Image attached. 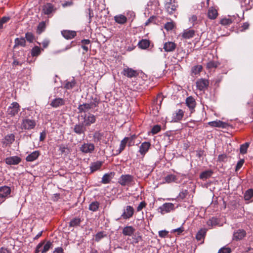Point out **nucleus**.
<instances>
[{"label":"nucleus","instance_id":"16","mask_svg":"<svg viewBox=\"0 0 253 253\" xmlns=\"http://www.w3.org/2000/svg\"><path fill=\"white\" fill-rule=\"evenodd\" d=\"M129 141L128 137H125L123 140H121L119 148L115 151V153H114V156H117L119 155L121 152L125 149L127 142Z\"/></svg>","mask_w":253,"mask_h":253},{"label":"nucleus","instance_id":"55","mask_svg":"<svg viewBox=\"0 0 253 253\" xmlns=\"http://www.w3.org/2000/svg\"><path fill=\"white\" fill-rule=\"evenodd\" d=\"M161 126L158 125H157L154 126L152 127V128L151 129V132L153 134H157V133H158L161 130Z\"/></svg>","mask_w":253,"mask_h":253},{"label":"nucleus","instance_id":"58","mask_svg":"<svg viewBox=\"0 0 253 253\" xmlns=\"http://www.w3.org/2000/svg\"><path fill=\"white\" fill-rule=\"evenodd\" d=\"M244 162L245 161L244 159L240 160L236 165L235 170L238 171L242 167Z\"/></svg>","mask_w":253,"mask_h":253},{"label":"nucleus","instance_id":"10","mask_svg":"<svg viewBox=\"0 0 253 253\" xmlns=\"http://www.w3.org/2000/svg\"><path fill=\"white\" fill-rule=\"evenodd\" d=\"M73 131L79 135L84 136L85 132L86 131V126L83 123L76 124L74 126Z\"/></svg>","mask_w":253,"mask_h":253},{"label":"nucleus","instance_id":"56","mask_svg":"<svg viewBox=\"0 0 253 253\" xmlns=\"http://www.w3.org/2000/svg\"><path fill=\"white\" fill-rule=\"evenodd\" d=\"M207 224L208 226H213L217 224V219L212 218L207 221Z\"/></svg>","mask_w":253,"mask_h":253},{"label":"nucleus","instance_id":"42","mask_svg":"<svg viewBox=\"0 0 253 253\" xmlns=\"http://www.w3.org/2000/svg\"><path fill=\"white\" fill-rule=\"evenodd\" d=\"M177 7V5H176L175 2L170 4L169 6H167L166 8L167 11L169 14H172L173 12L176 10Z\"/></svg>","mask_w":253,"mask_h":253},{"label":"nucleus","instance_id":"30","mask_svg":"<svg viewBox=\"0 0 253 253\" xmlns=\"http://www.w3.org/2000/svg\"><path fill=\"white\" fill-rule=\"evenodd\" d=\"M114 175V173L112 172L108 173H105L102 178L101 182L103 184H108L110 183Z\"/></svg>","mask_w":253,"mask_h":253},{"label":"nucleus","instance_id":"53","mask_svg":"<svg viewBox=\"0 0 253 253\" xmlns=\"http://www.w3.org/2000/svg\"><path fill=\"white\" fill-rule=\"evenodd\" d=\"M217 63L213 61L209 62L207 64V68L209 69H211L212 68H215L217 67Z\"/></svg>","mask_w":253,"mask_h":253},{"label":"nucleus","instance_id":"29","mask_svg":"<svg viewBox=\"0 0 253 253\" xmlns=\"http://www.w3.org/2000/svg\"><path fill=\"white\" fill-rule=\"evenodd\" d=\"M14 48H16L18 46L25 47L26 46V40L24 38H17L14 40Z\"/></svg>","mask_w":253,"mask_h":253},{"label":"nucleus","instance_id":"48","mask_svg":"<svg viewBox=\"0 0 253 253\" xmlns=\"http://www.w3.org/2000/svg\"><path fill=\"white\" fill-rule=\"evenodd\" d=\"M76 83L74 79H73L71 82H67L65 84V88H66L67 89H71L73 88Z\"/></svg>","mask_w":253,"mask_h":253},{"label":"nucleus","instance_id":"38","mask_svg":"<svg viewBox=\"0 0 253 253\" xmlns=\"http://www.w3.org/2000/svg\"><path fill=\"white\" fill-rule=\"evenodd\" d=\"M42 50L38 46H35L31 49V55L33 57H37L41 53V51Z\"/></svg>","mask_w":253,"mask_h":253},{"label":"nucleus","instance_id":"26","mask_svg":"<svg viewBox=\"0 0 253 253\" xmlns=\"http://www.w3.org/2000/svg\"><path fill=\"white\" fill-rule=\"evenodd\" d=\"M40 155V152L39 151H35L26 157V160L27 162H33L37 159Z\"/></svg>","mask_w":253,"mask_h":253},{"label":"nucleus","instance_id":"37","mask_svg":"<svg viewBox=\"0 0 253 253\" xmlns=\"http://www.w3.org/2000/svg\"><path fill=\"white\" fill-rule=\"evenodd\" d=\"M100 206V203L97 201H94L91 202L88 207V209L92 211H98Z\"/></svg>","mask_w":253,"mask_h":253},{"label":"nucleus","instance_id":"17","mask_svg":"<svg viewBox=\"0 0 253 253\" xmlns=\"http://www.w3.org/2000/svg\"><path fill=\"white\" fill-rule=\"evenodd\" d=\"M61 35L65 39L71 40L76 36L77 33L75 31L64 30L61 31Z\"/></svg>","mask_w":253,"mask_h":253},{"label":"nucleus","instance_id":"49","mask_svg":"<svg viewBox=\"0 0 253 253\" xmlns=\"http://www.w3.org/2000/svg\"><path fill=\"white\" fill-rule=\"evenodd\" d=\"M52 246V244L51 242L48 241L46 242V243L44 245V246H42V250L41 251L42 253H45L47 252L49 249Z\"/></svg>","mask_w":253,"mask_h":253},{"label":"nucleus","instance_id":"62","mask_svg":"<svg viewBox=\"0 0 253 253\" xmlns=\"http://www.w3.org/2000/svg\"><path fill=\"white\" fill-rule=\"evenodd\" d=\"M146 206V203L145 201H142L140 203L139 205L138 206L137 208V211H141L143 208H144Z\"/></svg>","mask_w":253,"mask_h":253},{"label":"nucleus","instance_id":"5","mask_svg":"<svg viewBox=\"0 0 253 253\" xmlns=\"http://www.w3.org/2000/svg\"><path fill=\"white\" fill-rule=\"evenodd\" d=\"M20 110V106L16 102H12L8 107L7 111V115L10 117L15 116Z\"/></svg>","mask_w":253,"mask_h":253},{"label":"nucleus","instance_id":"7","mask_svg":"<svg viewBox=\"0 0 253 253\" xmlns=\"http://www.w3.org/2000/svg\"><path fill=\"white\" fill-rule=\"evenodd\" d=\"M174 209V205L172 203H166L158 209L161 214H164L166 213L170 212Z\"/></svg>","mask_w":253,"mask_h":253},{"label":"nucleus","instance_id":"61","mask_svg":"<svg viewBox=\"0 0 253 253\" xmlns=\"http://www.w3.org/2000/svg\"><path fill=\"white\" fill-rule=\"evenodd\" d=\"M43 244L44 242H41L37 245L35 253H39L40 252H41V251L42 250Z\"/></svg>","mask_w":253,"mask_h":253},{"label":"nucleus","instance_id":"39","mask_svg":"<svg viewBox=\"0 0 253 253\" xmlns=\"http://www.w3.org/2000/svg\"><path fill=\"white\" fill-rule=\"evenodd\" d=\"M212 171L211 170H206L202 172L200 175V178L201 179H206L210 178L212 174Z\"/></svg>","mask_w":253,"mask_h":253},{"label":"nucleus","instance_id":"3","mask_svg":"<svg viewBox=\"0 0 253 253\" xmlns=\"http://www.w3.org/2000/svg\"><path fill=\"white\" fill-rule=\"evenodd\" d=\"M134 177L130 174H123L119 178L118 183L122 186H130L133 185Z\"/></svg>","mask_w":253,"mask_h":253},{"label":"nucleus","instance_id":"60","mask_svg":"<svg viewBox=\"0 0 253 253\" xmlns=\"http://www.w3.org/2000/svg\"><path fill=\"white\" fill-rule=\"evenodd\" d=\"M156 19V17L155 16H151L147 21L146 22H145V26H148L149 25L150 23H155V22L154 21V20Z\"/></svg>","mask_w":253,"mask_h":253},{"label":"nucleus","instance_id":"36","mask_svg":"<svg viewBox=\"0 0 253 253\" xmlns=\"http://www.w3.org/2000/svg\"><path fill=\"white\" fill-rule=\"evenodd\" d=\"M81 42L82 43L81 47L84 51L83 53L87 52L89 49L87 45L90 44V41L88 39H84L81 41Z\"/></svg>","mask_w":253,"mask_h":253},{"label":"nucleus","instance_id":"24","mask_svg":"<svg viewBox=\"0 0 253 253\" xmlns=\"http://www.w3.org/2000/svg\"><path fill=\"white\" fill-rule=\"evenodd\" d=\"M195 32L194 30H185L182 34V37L185 39H191L195 36Z\"/></svg>","mask_w":253,"mask_h":253},{"label":"nucleus","instance_id":"43","mask_svg":"<svg viewBox=\"0 0 253 253\" xmlns=\"http://www.w3.org/2000/svg\"><path fill=\"white\" fill-rule=\"evenodd\" d=\"M45 23L44 22H42L38 26L37 33L40 35L45 30Z\"/></svg>","mask_w":253,"mask_h":253},{"label":"nucleus","instance_id":"28","mask_svg":"<svg viewBox=\"0 0 253 253\" xmlns=\"http://www.w3.org/2000/svg\"><path fill=\"white\" fill-rule=\"evenodd\" d=\"M218 15L217 10L213 7L209 8L208 11V17L210 19H215Z\"/></svg>","mask_w":253,"mask_h":253},{"label":"nucleus","instance_id":"2","mask_svg":"<svg viewBox=\"0 0 253 253\" xmlns=\"http://www.w3.org/2000/svg\"><path fill=\"white\" fill-rule=\"evenodd\" d=\"M36 126L35 120L25 118L22 119L20 128L25 130H31L34 129Z\"/></svg>","mask_w":253,"mask_h":253},{"label":"nucleus","instance_id":"22","mask_svg":"<svg viewBox=\"0 0 253 253\" xmlns=\"http://www.w3.org/2000/svg\"><path fill=\"white\" fill-rule=\"evenodd\" d=\"M186 104L191 110V112L193 113L196 104L195 99L192 96L188 97L186 99Z\"/></svg>","mask_w":253,"mask_h":253},{"label":"nucleus","instance_id":"23","mask_svg":"<svg viewBox=\"0 0 253 253\" xmlns=\"http://www.w3.org/2000/svg\"><path fill=\"white\" fill-rule=\"evenodd\" d=\"M15 140V136L13 134L11 133L6 135L2 140V144L5 146L11 144Z\"/></svg>","mask_w":253,"mask_h":253},{"label":"nucleus","instance_id":"1","mask_svg":"<svg viewBox=\"0 0 253 253\" xmlns=\"http://www.w3.org/2000/svg\"><path fill=\"white\" fill-rule=\"evenodd\" d=\"M92 101H91L89 103H85L82 104H80L78 107L79 113H86L89 110L93 109L98 106L99 104V99L95 96L94 98L92 97Z\"/></svg>","mask_w":253,"mask_h":253},{"label":"nucleus","instance_id":"33","mask_svg":"<svg viewBox=\"0 0 253 253\" xmlns=\"http://www.w3.org/2000/svg\"><path fill=\"white\" fill-rule=\"evenodd\" d=\"M81 221V219L79 217L73 218L69 222V226L73 227L79 226H80Z\"/></svg>","mask_w":253,"mask_h":253},{"label":"nucleus","instance_id":"15","mask_svg":"<svg viewBox=\"0 0 253 253\" xmlns=\"http://www.w3.org/2000/svg\"><path fill=\"white\" fill-rule=\"evenodd\" d=\"M21 162V158L18 156H11L5 159V162L8 165H17Z\"/></svg>","mask_w":253,"mask_h":253},{"label":"nucleus","instance_id":"44","mask_svg":"<svg viewBox=\"0 0 253 253\" xmlns=\"http://www.w3.org/2000/svg\"><path fill=\"white\" fill-rule=\"evenodd\" d=\"M249 146V143L246 142L240 146V152L242 154H245L247 152V149Z\"/></svg>","mask_w":253,"mask_h":253},{"label":"nucleus","instance_id":"46","mask_svg":"<svg viewBox=\"0 0 253 253\" xmlns=\"http://www.w3.org/2000/svg\"><path fill=\"white\" fill-rule=\"evenodd\" d=\"M253 196V189H250L248 190L244 195V198L246 200H250Z\"/></svg>","mask_w":253,"mask_h":253},{"label":"nucleus","instance_id":"41","mask_svg":"<svg viewBox=\"0 0 253 253\" xmlns=\"http://www.w3.org/2000/svg\"><path fill=\"white\" fill-rule=\"evenodd\" d=\"M206 234V231L205 229H201L196 234V238L198 241H201L202 239L205 238Z\"/></svg>","mask_w":253,"mask_h":253},{"label":"nucleus","instance_id":"27","mask_svg":"<svg viewBox=\"0 0 253 253\" xmlns=\"http://www.w3.org/2000/svg\"><path fill=\"white\" fill-rule=\"evenodd\" d=\"M135 231V229L132 226H126L123 228L122 233L125 236H131L133 234Z\"/></svg>","mask_w":253,"mask_h":253},{"label":"nucleus","instance_id":"8","mask_svg":"<svg viewBox=\"0 0 253 253\" xmlns=\"http://www.w3.org/2000/svg\"><path fill=\"white\" fill-rule=\"evenodd\" d=\"M134 212L133 208L130 206H127L124 210V212L121 215V218L124 219H127L131 218Z\"/></svg>","mask_w":253,"mask_h":253},{"label":"nucleus","instance_id":"54","mask_svg":"<svg viewBox=\"0 0 253 253\" xmlns=\"http://www.w3.org/2000/svg\"><path fill=\"white\" fill-rule=\"evenodd\" d=\"M10 20V17L3 16L0 20V29L3 28V24L7 23Z\"/></svg>","mask_w":253,"mask_h":253},{"label":"nucleus","instance_id":"25","mask_svg":"<svg viewBox=\"0 0 253 253\" xmlns=\"http://www.w3.org/2000/svg\"><path fill=\"white\" fill-rule=\"evenodd\" d=\"M208 124L212 127H218L221 128H225L227 126L226 123L219 120L210 122L208 123Z\"/></svg>","mask_w":253,"mask_h":253},{"label":"nucleus","instance_id":"9","mask_svg":"<svg viewBox=\"0 0 253 253\" xmlns=\"http://www.w3.org/2000/svg\"><path fill=\"white\" fill-rule=\"evenodd\" d=\"M65 103L66 100L64 98L56 97L50 101L49 104L52 107L57 108L65 105Z\"/></svg>","mask_w":253,"mask_h":253},{"label":"nucleus","instance_id":"40","mask_svg":"<svg viewBox=\"0 0 253 253\" xmlns=\"http://www.w3.org/2000/svg\"><path fill=\"white\" fill-rule=\"evenodd\" d=\"M176 180V176L172 174H168L165 177V182L167 183H170L172 182H174Z\"/></svg>","mask_w":253,"mask_h":253},{"label":"nucleus","instance_id":"6","mask_svg":"<svg viewBox=\"0 0 253 253\" xmlns=\"http://www.w3.org/2000/svg\"><path fill=\"white\" fill-rule=\"evenodd\" d=\"M56 8L54 5L49 2L46 3L42 6V12L45 15H50L56 11Z\"/></svg>","mask_w":253,"mask_h":253},{"label":"nucleus","instance_id":"32","mask_svg":"<svg viewBox=\"0 0 253 253\" xmlns=\"http://www.w3.org/2000/svg\"><path fill=\"white\" fill-rule=\"evenodd\" d=\"M203 67L201 65L194 66L191 69V74L193 76L199 75L202 71Z\"/></svg>","mask_w":253,"mask_h":253},{"label":"nucleus","instance_id":"20","mask_svg":"<svg viewBox=\"0 0 253 253\" xmlns=\"http://www.w3.org/2000/svg\"><path fill=\"white\" fill-rule=\"evenodd\" d=\"M176 47V44L172 42H168L164 44L163 49L167 52H173Z\"/></svg>","mask_w":253,"mask_h":253},{"label":"nucleus","instance_id":"14","mask_svg":"<svg viewBox=\"0 0 253 253\" xmlns=\"http://www.w3.org/2000/svg\"><path fill=\"white\" fill-rule=\"evenodd\" d=\"M246 236V232L244 229H238L234 231L233 240L239 241L242 240Z\"/></svg>","mask_w":253,"mask_h":253},{"label":"nucleus","instance_id":"45","mask_svg":"<svg viewBox=\"0 0 253 253\" xmlns=\"http://www.w3.org/2000/svg\"><path fill=\"white\" fill-rule=\"evenodd\" d=\"M106 236V234H105L103 231H100L99 232H98L95 235V241L98 242L101 239L103 238L104 237H105Z\"/></svg>","mask_w":253,"mask_h":253},{"label":"nucleus","instance_id":"34","mask_svg":"<svg viewBox=\"0 0 253 253\" xmlns=\"http://www.w3.org/2000/svg\"><path fill=\"white\" fill-rule=\"evenodd\" d=\"M102 165V162L100 161H97L91 164L90 166V170L92 172L99 169Z\"/></svg>","mask_w":253,"mask_h":253},{"label":"nucleus","instance_id":"50","mask_svg":"<svg viewBox=\"0 0 253 253\" xmlns=\"http://www.w3.org/2000/svg\"><path fill=\"white\" fill-rule=\"evenodd\" d=\"M233 21L231 18H223L220 20V23L224 26H228L231 24Z\"/></svg>","mask_w":253,"mask_h":253},{"label":"nucleus","instance_id":"11","mask_svg":"<svg viewBox=\"0 0 253 253\" xmlns=\"http://www.w3.org/2000/svg\"><path fill=\"white\" fill-rule=\"evenodd\" d=\"M122 74L125 76L129 78L136 77L138 75V73L137 71L127 67L123 69Z\"/></svg>","mask_w":253,"mask_h":253},{"label":"nucleus","instance_id":"59","mask_svg":"<svg viewBox=\"0 0 253 253\" xmlns=\"http://www.w3.org/2000/svg\"><path fill=\"white\" fill-rule=\"evenodd\" d=\"M174 27V24L172 22H167L165 25V28L167 30H171Z\"/></svg>","mask_w":253,"mask_h":253},{"label":"nucleus","instance_id":"57","mask_svg":"<svg viewBox=\"0 0 253 253\" xmlns=\"http://www.w3.org/2000/svg\"><path fill=\"white\" fill-rule=\"evenodd\" d=\"M231 250L230 248L223 247L220 249L218 253H230Z\"/></svg>","mask_w":253,"mask_h":253},{"label":"nucleus","instance_id":"18","mask_svg":"<svg viewBox=\"0 0 253 253\" xmlns=\"http://www.w3.org/2000/svg\"><path fill=\"white\" fill-rule=\"evenodd\" d=\"M150 147L151 143L149 142H144L140 146L139 152L142 156H144Z\"/></svg>","mask_w":253,"mask_h":253},{"label":"nucleus","instance_id":"52","mask_svg":"<svg viewBox=\"0 0 253 253\" xmlns=\"http://www.w3.org/2000/svg\"><path fill=\"white\" fill-rule=\"evenodd\" d=\"M188 194V192L187 190H182L179 193L177 198L180 200H183L187 196Z\"/></svg>","mask_w":253,"mask_h":253},{"label":"nucleus","instance_id":"31","mask_svg":"<svg viewBox=\"0 0 253 253\" xmlns=\"http://www.w3.org/2000/svg\"><path fill=\"white\" fill-rule=\"evenodd\" d=\"M116 22L120 24H124L127 21V18L124 15L120 14L114 17Z\"/></svg>","mask_w":253,"mask_h":253},{"label":"nucleus","instance_id":"51","mask_svg":"<svg viewBox=\"0 0 253 253\" xmlns=\"http://www.w3.org/2000/svg\"><path fill=\"white\" fill-rule=\"evenodd\" d=\"M103 136V134L100 133L99 131H95L93 134V138L94 139V141H100L102 139Z\"/></svg>","mask_w":253,"mask_h":253},{"label":"nucleus","instance_id":"4","mask_svg":"<svg viewBox=\"0 0 253 253\" xmlns=\"http://www.w3.org/2000/svg\"><path fill=\"white\" fill-rule=\"evenodd\" d=\"M81 117L84 119L83 123L86 126H89L91 124L95 123L96 117L93 114L88 113L81 115Z\"/></svg>","mask_w":253,"mask_h":253},{"label":"nucleus","instance_id":"21","mask_svg":"<svg viewBox=\"0 0 253 253\" xmlns=\"http://www.w3.org/2000/svg\"><path fill=\"white\" fill-rule=\"evenodd\" d=\"M11 192V188L8 186H3L0 187V198H7L10 194Z\"/></svg>","mask_w":253,"mask_h":253},{"label":"nucleus","instance_id":"63","mask_svg":"<svg viewBox=\"0 0 253 253\" xmlns=\"http://www.w3.org/2000/svg\"><path fill=\"white\" fill-rule=\"evenodd\" d=\"M86 13L88 15L89 22H90L91 21L92 18L94 16V13H93V10L90 8H89L87 9Z\"/></svg>","mask_w":253,"mask_h":253},{"label":"nucleus","instance_id":"35","mask_svg":"<svg viewBox=\"0 0 253 253\" xmlns=\"http://www.w3.org/2000/svg\"><path fill=\"white\" fill-rule=\"evenodd\" d=\"M149 45L150 41L146 39L142 40L138 43V47L141 49H146Z\"/></svg>","mask_w":253,"mask_h":253},{"label":"nucleus","instance_id":"47","mask_svg":"<svg viewBox=\"0 0 253 253\" xmlns=\"http://www.w3.org/2000/svg\"><path fill=\"white\" fill-rule=\"evenodd\" d=\"M25 38L29 42H33L35 40V36L31 32H27L25 34Z\"/></svg>","mask_w":253,"mask_h":253},{"label":"nucleus","instance_id":"19","mask_svg":"<svg viewBox=\"0 0 253 253\" xmlns=\"http://www.w3.org/2000/svg\"><path fill=\"white\" fill-rule=\"evenodd\" d=\"M184 114V111L182 109L176 110L173 114L172 121L174 122H177L182 119Z\"/></svg>","mask_w":253,"mask_h":253},{"label":"nucleus","instance_id":"64","mask_svg":"<svg viewBox=\"0 0 253 253\" xmlns=\"http://www.w3.org/2000/svg\"><path fill=\"white\" fill-rule=\"evenodd\" d=\"M169 232L166 230H161L159 231V236L161 238H165L168 235Z\"/></svg>","mask_w":253,"mask_h":253},{"label":"nucleus","instance_id":"13","mask_svg":"<svg viewBox=\"0 0 253 253\" xmlns=\"http://www.w3.org/2000/svg\"><path fill=\"white\" fill-rule=\"evenodd\" d=\"M209 82L205 79H200L196 82V86L200 90H205L209 86Z\"/></svg>","mask_w":253,"mask_h":253},{"label":"nucleus","instance_id":"12","mask_svg":"<svg viewBox=\"0 0 253 253\" xmlns=\"http://www.w3.org/2000/svg\"><path fill=\"white\" fill-rule=\"evenodd\" d=\"M95 148L94 145L90 143H84L80 147V150L84 153H91Z\"/></svg>","mask_w":253,"mask_h":253}]
</instances>
